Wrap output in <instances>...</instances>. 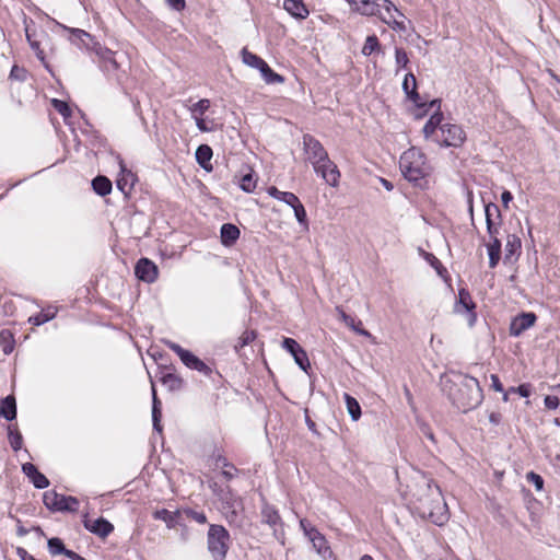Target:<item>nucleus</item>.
I'll list each match as a JSON object with an SVG mask.
<instances>
[{"mask_svg":"<svg viewBox=\"0 0 560 560\" xmlns=\"http://www.w3.org/2000/svg\"><path fill=\"white\" fill-rule=\"evenodd\" d=\"M410 503L417 514L435 525H443L448 516L440 487L423 474H419L409 486Z\"/></svg>","mask_w":560,"mask_h":560,"instance_id":"1","label":"nucleus"},{"mask_svg":"<svg viewBox=\"0 0 560 560\" xmlns=\"http://www.w3.org/2000/svg\"><path fill=\"white\" fill-rule=\"evenodd\" d=\"M72 42L79 46L85 47L92 57V61L97 63L101 71L109 79H119V63L116 59V52L98 43L91 34L80 28H70Z\"/></svg>","mask_w":560,"mask_h":560,"instance_id":"2","label":"nucleus"},{"mask_svg":"<svg viewBox=\"0 0 560 560\" xmlns=\"http://www.w3.org/2000/svg\"><path fill=\"white\" fill-rule=\"evenodd\" d=\"M448 398L459 411L466 413L482 402L483 393L477 378L459 375L450 386Z\"/></svg>","mask_w":560,"mask_h":560,"instance_id":"3","label":"nucleus"},{"mask_svg":"<svg viewBox=\"0 0 560 560\" xmlns=\"http://www.w3.org/2000/svg\"><path fill=\"white\" fill-rule=\"evenodd\" d=\"M399 168L405 179L420 188L427 183L425 178L431 173L425 154L416 147H411L401 154Z\"/></svg>","mask_w":560,"mask_h":560,"instance_id":"4","label":"nucleus"},{"mask_svg":"<svg viewBox=\"0 0 560 560\" xmlns=\"http://www.w3.org/2000/svg\"><path fill=\"white\" fill-rule=\"evenodd\" d=\"M221 504L220 511L230 526L241 528L245 522V508L243 499L230 487L221 489L218 493Z\"/></svg>","mask_w":560,"mask_h":560,"instance_id":"5","label":"nucleus"},{"mask_svg":"<svg viewBox=\"0 0 560 560\" xmlns=\"http://www.w3.org/2000/svg\"><path fill=\"white\" fill-rule=\"evenodd\" d=\"M231 546V536L223 525L211 524L207 533V550L212 560H225Z\"/></svg>","mask_w":560,"mask_h":560,"instance_id":"6","label":"nucleus"},{"mask_svg":"<svg viewBox=\"0 0 560 560\" xmlns=\"http://www.w3.org/2000/svg\"><path fill=\"white\" fill-rule=\"evenodd\" d=\"M351 9L362 15L381 18L383 11L386 14L396 12L399 16L404 14L396 8L390 0H347Z\"/></svg>","mask_w":560,"mask_h":560,"instance_id":"7","label":"nucleus"},{"mask_svg":"<svg viewBox=\"0 0 560 560\" xmlns=\"http://www.w3.org/2000/svg\"><path fill=\"white\" fill-rule=\"evenodd\" d=\"M44 505L52 512H77L79 500L75 497L57 493L54 490L46 491L43 494Z\"/></svg>","mask_w":560,"mask_h":560,"instance_id":"8","label":"nucleus"},{"mask_svg":"<svg viewBox=\"0 0 560 560\" xmlns=\"http://www.w3.org/2000/svg\"><path fill=\"white\" fill-rule=\"evenodd\" d=\"M442 139H436L441 147L460 148L466 141V132L463 127L457 124L445 122L440 127Z\"/></svg>","mask_w":560,"mask_h":560,"instance_id":"9","label":"nucleus"},{"mask_svg":"<svg viewBox=\"0 0 560 560\" xmlns=\"http://www.w3.org/2000/svg\"><path fill=\"white\" fill-rule=\"evenodd\" d=\"M303 150L306 154V160L312 165L318 164L319 162H328V153L323 144L310 133L303 136Z\"/></svg>","mask_w":560,"mask_h":560,"instance_id":"10","label":"nucleus"},{"mask_svg":"<svg viewBox=\"0 0 560 560\" xmlns=\"http://www.w3.org/2000/svg\"><path fill=\"white\" fill-rule=\"evenodd\" d=\"M261 521L273 530V536L277 540L284 542L283 522L279 511L271 504L264 502L261 506Z\"/></svg>","mask_w":560,"mask_h":560,"instance_id":"11","label":"nucleus"},{"mask_svg":"<svg viewBox=\"0 0 560 560\" xmlns=\"http://www.w3.org/2000/svg\"><path fill=\"white\" fill-rule=\"evenodd\" d=\"M454 310L458 314L466 315L467 323L470 327L475 325L477 320V314L475 312L476 303L472 301L470 292L467 289L460 288L458 290V301L456 302Z\"/></svg>","mask_w":560,"mask_h":560,"instance_id":"12","label":"nucleus"},{"mask_svg":"<svg viewBox=\"0 0 560 560\" xmlns=\"http://www.w3.org/2000/svg\"><path fill=\"white\" fill-rule=\"evenodd\" d=\"M537 322L534 312H522L511 319L509 332L512 337H520L524 331L532 328Z\"/></svg>","mask_w":560,"mask_h":560,"instance_id":"13","label":"nucleus"},{"mask_svg":"<svg viewBox=\"0 0 560 560\" xmlns=\"http://www.w3.org/2000/svg\"><path fill=\"white\" fill-rule=\"evenodd\" d=\"M282 347L293 357L299 368L307 373L311 369V363L305 350L299 345V342L293 338L287 337L282 341Z\"/></svg>","mask_w":560,"mask_h":560,"instance_id":"14","label":"nucleus"},{"mask_svg":"<svg viewBox=\"0 0 560 560\" xmlns=\"http://www.w3.org/2000/svg\"><path fill=\"white\" fill-rule=\"evenodd\" d=\"M136 277L147 283H153L159 277L158 266L149 258H140L135 267Z\"/></svg>","mask_w":560,"mask_h":560,"instance_id":"15","label":"nucleus"},{"mask_svg":"<svg viewBox=\"0 0 560 560\" xmlns=\"http://www.w3.org/2000/svg\"><path fill=\"white\" fill-rule=\"evenodd\" d=\"M315 173L320 176L329 186L336 187L339 184L340 172L337 165L328 159V162H319L313 165Z\"/></svg>","mask_w":560,"mask_h":560,"instance_id":"16","label":"nucleus"},{"mask_svg":"<svg viewBox=\"0 0 560 560\" xmlns=\"http://www.w3.org/2000/svg\"><path fill=\"white\" fill-rule=\"evenodd\" d=\"M402 90L409 101H411L418 108H424L427 102L422 100L417 91V79L413 73L409 72L405 75L402 81Z\"/></svg>","mask_w":560,"mask_h":560,"instance_id":"17","label":"nucleus"},{"mask_svg":"<svg viewBox=\"0 0 560 560\" xmlns=\"http://www.w3.org/2000/svg\"><path fill=\"white\" fill-rule=\"evenodd\" d=\"M83 526L85 529L103 539L114 532V525L104 517L91 521L85 516L83 520Z\"/></svg>","mask_w":560,"mask_h":560,"instance_id":"18","label":"nucleus"},{"mask_svg":"<svg viewBox=\"0 0 560 560\" xmlns=\"http://www.w3.org/2000/svg\"><path fill=\"white\" fill-rule=\"evenodd\" d=\"M155 377L172 392L179 390L184 386V380L167 366H159Z\"/></svg>","mask_w":560,"mask_h":560,"instance_id":"19","label":"nucleus"},{"mask_svg":"<svg viewBox=\"0 0 560 560\" xmlns=\"http://www.w3.org/2000/svg\"><path fill=\"white\" fill-rule=\"evenodd\" d=\"M152 517L158 521H163L168 529L182 526L183 512L180 509L176 511H168L167 509L155 510Z\"/></svg>","mask_w":560,"mask_h":560,"instance_id":"20","label":"nucleus"},{"mask_svg":"<svg viewBox=\"0 0 560 560\" xmlns=\"http://www.w3.org/2000/svg\"><path fill=\"white\" fill-rule=\"evenodd\" d=\"M22 471L36 489H46L49 486L47 477L42 474L34 464L24 463L22 465Z\"/></svg>","mask_w":560,"mask_h":560,"instance_id":"21","label":"nucleus"},{"mask_svg":"<svg viewBox=\"0 0 560 560\" xmlns=\"http://www.w3.org/2000/svg\"><path fill=\"white\" fill-rule=\"evenodd\" d=\"M435 105H438L436 112L431 115L429 120L423 126L422 131L427 139L432 137L436 132V130H440V127L443 126V114L440 112V100H433L429 103L430 107H433Z\"/></svg>","mask_w":560,"mask_h":560,"instance_id":"22","label":"nucleus"},{"mask_svg":"<svg viewBox=\"0 0 560 560\" xmlns=\"http://www.w3.org/2000/svg\"><path fill=\"white\" fill-rule=\"evenodd\" d=\"M312 542L313 549L324 559H329L332 551L326 537L318 530L314 532L313 536L308 538Z\"/></svg>","mask_w":560,"mask_h":560,"instance_id":"23","label":"nucleus"},{"mask_svg":"<svg viewBox=\"0 0 560 560\" xmlns=\"http://www.w3.org/2000/svg\"><path fill=\"white\" fill-rule=\"evenodd\" d=\"M166 345L173 352H175L179 357L180 361L186 368L194 370L199 359L197 355H195L191 351L184 349L182 346L173 341H168Z\"/></svg>","mask_w":560,"mask_h":560,"instance_id":"24","label":"nucleus"},{"mask_svg":"<svg viewBox=\"0 0 560 560\" xmlns=\"http://www.w3.org/2000/svg\"><path fill=\"white\" fill-rule=\"evenodd\" d=\"M240 229L232 223H224L220 230L221 243L225 247H230L236 243L240 237Z\"/></svg>","mask_w":560,"mask_h":560,"instance_id":"25","label":"nucleus"},{"mask_svg":"<svg viewBox=\"0 0 560 560\" xmlns=\"http://www.w3.org/2000/svg\"><path fill=\"white\" fill-rule=\"evenodd\" d=\"M283 7L289 14L299 20H304L310 14V11L303 0H284Z\"/></svg>","mask_w":560,"mask_h":560,"instance_id":"26","label":"nucleus"},{"mask_svg":"<svg viewBox=\"0 0 560 560\" xmlns=\"http://www.w3.org/2000/svg\"><path fill=\"white\" fill-rule=\"evenodd\" d=\"M120 171L121 174L116 180V186L127 197L132 190L135 175L127 171L122 161L120 162Z\"/></svg>","mask_w":560,"mask_h":560,"instance_id":"27","label":"nucleus"},{"mask_svg":"<svg viewBox=\"0 0 560 560\" xmlns=\"http://www.w3.org/2000/svg\"><path fill=\"white\" fill-rule=\"evenodd\" d=\"M522 241L516 234H509L505 243V262L511 261L513 256H520Z\"/></svg>","mask_w":560,"mask_h":560,"instance_id":"28","label":"nucleus"},{"mask_svg":"<svg viewBox=\"0 0 560 560\" xmlns=\"http://www.w3.org/2000/svg\"><path fill=\"white\" fill-rule=\"evenodd\" d=\"M1 416L8 421H12L16 418V401L13 395H9L1 400L0 417Z\"/></svg>","mask_w":560,"mask_h":560,"instance_id":"29","label":"nucleus"},{"mask_svg":"<svg viewBox=\"0 0 560 560\" xmlns=\"http://www.w3.org/2000/svg\"><path fill=\"white\" fill-rule=\"evenodd\" d=\"M212 158V149L208 144H200L196 150V160L198 164L206 171H211L212 165L210 163Z\"/></svg>","mask_w":560,"mask_h":560,"instance_id":"30","label":"nucleus"},{"mask_svg":"<svg viewBox=\"0 0 560 560\" xmlns=\"http://www.w3.org/2000/svg\"><path fill=\"white\" fill-rule=\"evenodd\" d=\"M0 348L4 355L11 354L15 348L14 334L8 328L0 330Z\"/></svg>","mask_w":560,"mask_h":560,"instance_id":"31","label":"nucleus"},{"mask_svg":"<svg viewBox=\"0 0 560 560\" xmlns=\"http://www.w3.org/2000/svg\"><path fill=\"white\" fill-rule=\"evenodd\" d=\"M92 188L98 196L105 197L110 194L113 184L112 182L104 175H97L92 180Z\"/></svg>","mask_w":560,"mask_h":560,"instance_id":"32","label":"nucleus"},{"mask_svg":"<svg viewBox=\"0 0 560 560\" xmlns=\"http://www.w3.org/2000/svg\"><path fill=\"white\" fill-rule=\"evenodd\" d=\"M267 192L270 197L280 200L288 206H292L299 197L290 191H281L276 186H270L267 189Z\"/></svg>","mask_w":560,"mask_h":560,"instance_id":"33","label":"nucleus"},{"mask_svg":"<svg viewBox=\"0 0 560 560\" xmlns=\"http://www.w3.org/2000/svg\"><path fill=\"white\" fill-rule=\"evenodd\" d=\"M489 267L495 268L501 258V241L498 237L488 244Z\"/></svg>","mask_w":560,"mask_h":560,"instance_id":"34","label":"nucleus"},{"mask_svg":"<svg viewBox=\"0 0 560 560\" xmlns=\"http://www.w3.org/2000/svg\"><path fill=\"white\" fill-rule=\"evenodd\" d=\"M258 70L265 82L268 84L282 83L284 81V78L275 72L266 61L260 66Z\"/></svg>","mask_w":560,"mask_h":560,"instance_id":"35","label":"nucleus"},{"mask_svg":"<svg viewBox=\"0 0 560 560\" xmlns=\"http://www.w3.org/2000/svg\"><path fill=\"white\" fill-rule=\"evenodd\" d=\"M343 399H345L349 416L351 417V419L353 421H358L362 415L360 404L358 402V400L354 397H352L348 393L343 394Z\"/></svg>","mask_w":560,"mask_h":560,"instance_id":"36","label":"nucleus"},{"mask_svg":"<svg viewBox=\"0 0 560 560\" xmlns=\"http://www.w3.org/2000/svg\"><path fill=\"white\" fill-rule=\"evenodd\" d=\"M48 551L50 555H65L68 558V555L70 552H73V550L67 549L65 547L63 541L58 537L49 538L47 541Z\"/></svg>","mask_w":560,"mask_h":560,"instance_id":"37","label":"nucleus"},{"mask_svg":"<svg viewBox=\"0 0 560 560\" xmlns=\"http://www.w3.org/2000/svg\"><path fill=\"white\" fill-rule=\"evenodd\" d=\"M242 61L254 69H259L260 66L265 62L262 58L258 55L250 52L246 47L241 50Z\"/></svg>","mask_w":560,"mask_h":560,"instance_id":"38","label":"nucleus"},{"mask_svg":"<svg viewBox=\"0 0 560 560\" xmlns=\"http://www.w3.org/2000/svg\"><path fill=\"white\" fill-rule=\"evenodd\" d=\"M57 314L56 308H48L46 311H42L28 318V322L33 324L34 326H40L51 319L55 318Z\"/></svg>","mask_w":560,"mask_h":560,"instance_id":"39","label":"nucleus"},{"mask_svg":"<svg viewBox=\"0 0 560 560\" xmlns=\"http://www.w3.org/2000/svg\"><path fill=\"white\" fill-rule=\"evenodd\" d=\"M8 438H9V442H10V445L13 451L18 452L19 450L22 448L23 436L18 431V429L13 428L12 425H9L8 427Z\"/></svg>","mask_w":560,"mask_h":560,"instance_id":"40","label":"nucleus"},{"mask_svg":"<svg viewBox=\"0 0 560 560\" xmlns=\"http://www.w3.org/2000/svg\"><path fill=\"white\" fill-rule=\"evenodd\" d=\"M291 208L294 211L296 221L301 225L307 228V225H308L307 214H306V210H305L303 203L301 202V200L296 199L295 202L291 206Z\"/></svg>","mask_w":560,"mask_h":560,"instance_id":"41","label":"nucleus"},{"mask_svg":"<svg viewBox=\"0 0 560 560\" xmlns=\"http://www.w3.org/2000/svg\"><path fill=\"white\" fill-rule=\"evenodd\" d=\"M25 33H26V39H27L32 50L35 52L36 57L42 61V63L45 66L46 69H49L48 63L45 61V55H44V51L40 48L39 42L34 40L32 38V35H31V33H30L27 27L25 30Z\"/></svg>","mask_w":560,"mask_h":560,"instance_id":"42","label":"nucleus"},{"mask_svg":"<svg viewBox=\"0 0 560 560\" xmlns=\"http://www.w3.org/2000/svg\"><path fill=\"white\" fill-rule=\"evenodd\" d=\"M180 510L183 512V516H186L198 524L203 525L208 522L207 515L202 511H196L191 508H183Z\"/></svg>","mask_w":560,"mask_h":560,"instance_id":"43","label":"nucleus"},{"mask_svg":"<svg viewBox=\"0 0 560 560\" xmlns=\"http://www.w3.org/2000/svg\"><path fill=\"white\" fill-rule=\"evenodd\" d=\"M388 18L384 14L380 18L384 23H386L390 28H393L396 32H402L405 33L407 31V24L405 21H398L392 15V12L387 14Z\"/></svg>","mask_w":560,"mask_h":560,"instance_id":"44","label":"nucleus"},{"mask_svg":"<svg viewBox=\"0 0 560 560\" xmlns=\"http://www.w3.org/2000/svg\"><path fill=\"white\" fill-rule=\"evenodd\" d=\"M380 49V42L376 35H370L366 37L365 43L362 47V54L364 56H370L374 51Z\"/></svg>","mask_w":560,"mask_h":560,"instance_id":"45","label":"nucleus"},{"mask_svg":"<svg viewBox=\"0 0 560 560\" xmlns=\"http://www.w3.org/2000/svg\"><path fill=\"white\" fill-rule=\"evenodd\" d=\"M395 62L397 66L396 72H398L401 69H406L407 65L409 63V57L407 51L401 47L395 48Z\"/></svg>","mask_w":560,"mask_h":560,"instance_id":"46","label":"nucleus"},{"mask_svg":"<svg viewBox=\"0 0 560 560\" xmlns=\"http://www.w3.org/2000/svg\"><path fill=\"white\" fill-rule=\"evenodd\" d=\"M485 215H486V223H488V218L492 219V220H493V218L498 219V221H499L498 225H500L502 222L501 211H500L499 207L493 202H488L485 205Z\"/></svg>","mask_w":560,"mask_h":560,"instance_id":"47","label":"nucleus"},{"mask_svg":"<svg viewBox=\"0 0 560 560\" xmlns=\"http://www.w3.org/2000/svg\"><path fill=\"white\" fill-rule=\"evenodd\" d=\"M240 187L245 192H252L256 188V179H254L253 173H248L242 176L240 180Z\"/></svg>","mask_w":560,"mask_h":560,"instance_id":"48","label":"nucleus"},{"mask_svg":"<svg viewBox=\"0 0 560 560\" xmlns=\"http://www.w3.org/2000/svg\"><path fill=\"white\" fill-rule=\"evenodd\" d=\"M337 312L341 318V320L347 325L349 326L350 328H352L353 330L358 331L359 334L361 335H369V332L364 329L362 330H359L357 327H355V319L351 316V315H348L343 310H341L340 307H337Z\"/></svg>","mask_w":560,"mask_h":560,"instance_id":"49","label":"nucleus"},{"mask_svg":"<svg viewBox=\"0 0 560 560\" xmlns=\"http://www.w3.org/2000/svg\"><path fill=\"white\" fill-rule=\"evenodd\" d=\"M52 106L65 119L71 116L72 110L67 102L54 98Z\"/></svg>","mask_w":560,"mask_h":560,"instance_id":"50","label":"nucleus"},{"mask_svg":"<svg viewBox=\"0 0 560 560\" xmlns=\"http://www.w3.org/2000/svg\"><path fill=\"white\" fill-rule=\"evenodd\" d=\"M256 338V332L254 330H245L241 337L238 338L237 343L235 345V350L237 351L241 348L249 345Z\"/></svg>","mask_w":560,"mask_h":560,"instance_id":"51","label":"nucleus"},{"mask_svg":"<svg viewBox=\"0 0 560 560\" xmlns=\"http://www.w3.org/2000/svg\"><path fill=\"white\" fill-rule=\"evenodd\" d=\"M194 371H197L209 378H212L213 374L220 375L219 372L214 371L210 365H208L206 362H203L200 359H198V361L194 368Z\"/></svg>","mask_w":560,"mask_h":560,"instance_id":"52","label":"nucleus"},{"mask_svg":"<svg viewBox=\"0 0 560 560\" xmlns=\"http://www.w3.org/2000/svg\"><path fill=\"white\" fill-rule=\"evenodd\" d=\"M27 70L23 67H19L16 65H14L12 68H11V71H10V74H9V79L11 80H16V81H20V82H24L26 79H27Z\"/></svg>","mask_w":560,"mask_h":560,"instance_id":"53","label":"nucleus"},{"mask_svg":"<svg viewBox=\"0 0 560 560\" xmlns=\"http://www.w3.org/2000/svg\"><path fill=\"white\" fill-rule=\"evenodd\" d=\"M425 259L438 271L440 276H442L443 272H447L446 268L443 267L442 262L433 254L427 253Z\"/></svg>","mask_w":560,"mask_h":560,"instance_id":"54","label":"nucleus"},{"mask_svg":"<svg viewBox=\"0 0 560 560\" xmlns=\"http://www.w3.org/2000/svg\"><path fill=\"white\" fill-rule=\"evenodd\" d=\"M526 479L528 482L533 483L537 491H541L544 489V479L540 475L535 471H529L526 475Z\"/></svg>","mask_w":560,"mask_h":560,"instance_id":"55","label":"nucleus"},{"mask_svg":"<svg viewBox=\"0 0 560 560\" xmlns=\"http://www.w3.org/2000/svg\"><path fill=\"white\" fill-rule=\"evenodd\" d=\"M210 107V101L207 98H202L195 103L191 107V113H198L199 115H203Z\"/></svg>","mask_w":560,"mask_h":560,"instance_id":"56","label":"nucleus"},{"mask_svg":"<svg viewBox=\"0 0 560 560\" xmlns=\"http://www.w3.org/2000/svg\"><path fill=\"white\" fill-rule=\"evenodd\" d=\"M162 404L156 396V389L152 383V416H162Z\"/></svg>","mask_w":560,"mask_h":560,"instance_id":"57","label":"nucleus"},{"mask_svg":"<svg viewBox=\"0 0 560 560\" xmlns=\"http://www.w3.org/2000/svg\"><path fill=\"white\" fill-rule=\"evenodd\" d=\"M300 527L307 538L312 537L314 532H318V529L306 518L300 520Z\"/></svg>","mask_w":560,"mask_h":560,"instance_id":"58","label":"nucleus"},{"mask_svg":"<svg viewBox=\"0 0 560 560\" xmlns=\"http://www.w3.org/2000/svg\"><path fill=\"white\" fill-rule=\"evenodd\" d=\"M510 392L517 393L520 396L527 398L530 395V385L521 384L517 387H511Z\"/></svg>","mask_w":560,"mask_h":560,"instance_id":"59","label":"nucleus"},{"mask_svg":"<svg viewBox=\"0 0 560 560\" xmlns=\"http://www.w3.org/2000/svg\"><path fill=\"white\" fill-rule=\"evenodd\" d=\"M487 225V232L491 238V242L494 240V237H498L499 234V226L495 224L494 220L488 218Z\"/></svg>","mask_w":560,"mask_h":560,"instance_id":"60","label":"nucleus"},{"mask_svg":"<svg viewBox=\"0 0 560 560\" xmlns=\"http://www.w3.org/2000/svg\"><path fill=\"white\" fill-rule=\"evenodd\" d=\"M544 404L547 409H557L559 407L560 400L557 396L548 395L545 397Z\"/></svg>","mask_w":560,"mask_h":560,"instance_id":"61","label":"nucleus"},{"mask_svg":"<svg viewBox=\"0 0 560 560\" xmlns=\"http://www.w3.org/2000/svg\"><path fill=\"white\" fill-rule=\"evenodd\" d=\"M166 3L168 4V7H171L173 10L177 12L183 11L186 7L185 0H166Z\"/></svg>","mask_w":560,"mask_h":560,"instance_id":"62","label":"nucleus"},{"mask_svg":"<svg viewBox=\"0 0 560 560\" xmlns=\"http://www.w3.org/2000/svg\"><path fill=\"white\" fill-rule=\"evenodd\" d=\"M491 378V387L495 390V392H503V385L499 378V376L497 374H491L490 376Z\"/></svg>","mask_w":560,"mask_h":560,"instance_id":"63","label":"nucleus"},{"mask_svg":"<svg viewBox=\"0 0 560 560\" xmlns=\"http://www.w3.org/2000/svg\"><path fill=\"white\" fill-rule=\"evenodd\" d=\"M15 551L21 560H31L33 558V556L23 547H16Z\"/></svg>","mask_w":560,"mask_h":560,"instance_id":"64","label":"nucleus"}]
</instances>
